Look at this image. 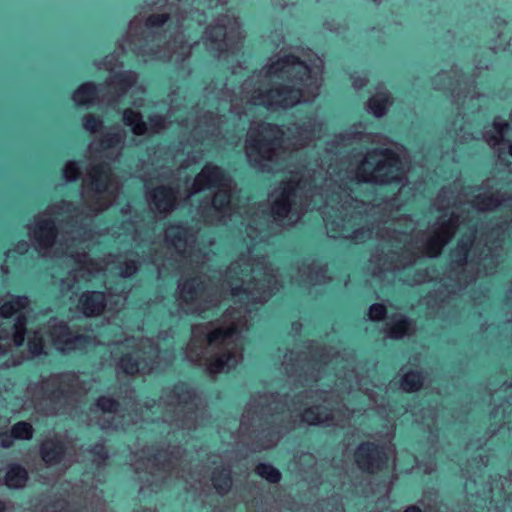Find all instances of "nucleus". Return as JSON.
<instances>
[{"mask_svg":"<svg viewBox=\"0 0 512 512\" xmlns=\"http://www.w3.org/2000/svg\"><path fill=\"white\" fill-rule=\"evenodd\" d=\"M384 137L367 131L362 123L349 126L327 143L321 163L309 162L282 180L269 194V212L266 203L245 207L244 214L234 211L233 183L223 169L206 164L192 183L186 177L183 189L159 185L149 190L147 201L151 210L159 214L173 211L178 200H187L204 190L216 189L211 199L202 201L198 214L208 224L227 223L240 218L249 239L247 253H241L218 282L212 284L199 275L202 265L210 260V250L196 244V232L183 225H170L165 231L168 257L156 251V243L149 242L146 256L156 265L159 275L165 270L192 272L193 277H181L175 292L177 316L201 315L217 306L224 294L235 300L220 319L193 325L191 337L184 350L185 359L203 368L208 374L229 372L243 360L242 333L249 329L256 304L266 302L280 285V274L266 258L255 254V245L266 239L265 229L272 218L286 227L298 223L309 209L321 211L327 235L353 243H364L376 236L382 243L371 255L368 271L378 278L391 272V222L386 221L384 208L370 205L352 196L354 186L360 183L385 185L391 183V149L372 148L365 153L353 149L346 157L343 150L354 144H381Z\"/></svg>","mask_w":512,"mask_h":512,"instance_id":"1","label":"nucleus"},{"mask_svg":"<svg viewBox=\"0 0 512 512\" xmlns=\"http://www.w3.org/2000/svg\"><path fill=\"white\" fill-rule=\"evenodd\" d=\"M284 371L293 378L294 388L290 403L282 402L278 396L263 394L254 396L248 403L240 421V428L246 432L251 426H262L268 439L260 444L268 449L277 444L282 429L288 431L300 424L343 427L348 423L351 411L344 404L345 394L358 387L378 405V392L365 387L358 379L350 361L340 355L326 351L314 354L311 359L302 358L289 351L282 362Z\"/></svg>","mask_w":512,"mask_h":512,"instance_id":"2","label":"nucleus"},{"mask_svg":"<svg viewBox=\"0 0 512 512\" xmlns=\"http://www.w3.org/2000/svg\"><path fill=\"white\" fill-rule=\"evenodd\" d=\"M324 61L310 49L293 48L271 56L266 64L254 71L232 94L227 83L210 84L205 100L181 121L194 142L212 141L229 132L230 122L248 116L254 107L268 110H286L298 104L312 103L323 83Z\"/></svg>","mask_w":512,"mask_h":512,"instance_id":"3","label":"nucleus"},{"mask_svg":"<svg viewBox=\"0 0 512 512\" xmlns=\"http://www.w3.org/2000/svg\"><path fill=\"white\" fill-rule=\"evenodd\" d=\"M200 6L190 9L188 0H144L143 11L134 16L125 35L118 41L117 50L96 62L98 69L117 74L119 53L132 52L144 62L153 60L181 63L190 56L196 40L191 31L205 22ZM120 71L119 73H121Z\"/></svg>","mask_w":512,"mask_h":512,"instance_id":"4","label":"nucleus"},{"mask_svg":"<svg viewBox=\"0 0 512 512\" xmlns=\"http://www.w3.org/2000/svg\"><path fill=\"white\" fill-rule=\"evenodd\" d=\"M119 190L120 183L112 173L110 164L103 161L100 164H92L83 179L81 192L83 206L75 207L68 202L73 210V217L58 223L60 226L64 223L67 226V228L62 227V230H65V235L59 239L63 243V248L59 249V253L60 256L65 255L73 260L77 267L69 272L67 278L61 279L62 292L72 290L79 282V277L88 281L100 271L112 270L114 264H117L119 275L123 278L131 277L138 271V264L134 260L110 254L97 261L88 258L85 251L89 246L87 242L93 237L92 230L88 228L89 223L97 214L114 203Z\"/></svg>","mask_w":512,"mask_h":512,"instance_id":"5","label":"nucleus"},{"mask_svg":"<svg viewBox=\"0 0 512 512\" xmlns=\"http://www.w3.org/2000/svg\"><path fill=\"white\" fill-rule=\"evenodd\" d=\"M27 346L32 356L45 354L46 338L61 352L82 349L89 345L107 344L115 346L111 354L116 357V350L123 352L117 362V370L126 375L147 374L160 366V346L149 338L125 337L108 341L96 340L85 334H74L67 324L51 318L44 328H29Z\"/></svg>","mask_w":512,"mask_h":512,"instance_id":"6","label":"nucleus"},{"mask_svg":"<svg viewBox=\"0 0 512 512\" xmlns=\"http://www.w3.org/2000/svg\"><path fill=\"white\" fill-rule=\"evenodd\" d=\"M323 118L313 115L282 129L270 123L251 122L245 141L249 164L261 172H276L286 168V162L297 151L322 137Z\"/></svg>","mask_w":512,"mask_h":512,"instance_id":"7","label":"nucleus"},{"mask_svg":"<svg viewBox=\"0 0 512 512\" xmlns=\"http://www.w3.org/2000/svg\"><path fill=\"white\" fill-rule=\"evenodd\" d=\"M199 404L196 391L190 385L180 382L164 388L159 402L146 400L143 407L147 413L155 415L152 421L161 417L169 435L180 433L185 437V431H190L199 423Z\"/></svg>","mask_w":512,"mask_h":512,"instance_id":"8","label":"nucleus"},{"mask_svg":"<svg viewBox=\"0 0 512 512\" xmlns=\"http://www.w3.org/2000/svg\"><path fill=\"white\" fill-rule=\"evenodd\" d=\"M171 450L157 451L152 448H145L133 455L131 465L138 474V479L143 483L140 490L145 486H157L160 482H166L175 476L180 477V467L186 464V458L180 447L169 445Z\"/></svg>","mask_w":512,"mask_h":512,"instance_id":"9","label":"nucleus"},{"mask_svg":"<svg viewBox=\"0 0 512 512\" xmlns=\"http://www.w3.org/2000/svg\"><path fill=\"white\" fill-rule=\"evenodd\" d=\"M83 382L78 374L65 372L42 378L27 387V401L39 412L53 414L57 404L66 401L70 395L85 392Z\"/></svg>","mask_w":512,"mask_h":512,"instance_id":"10","label":"nucleus"},{"mask_svg":"<svg viewBox=\"0 0 512 512\" xmlns=\"http://www.w3.org/2000/svg\"><path fill=\"white\" fill-rule=\"evenodd\" d=\"M71 205L60 201L38 213L28 225V235L34 249L43 257H60L59 249L63 248L62 240H57L56 223L73 217Z\"/></svg>","mask_w":512,"mask_h":512,"instance_id":"11","label":"nucleus"},{"mask_svg":"<svg viewBox=\"0 0 512 512\" xmlns=\"http://www.w3.org/2000/svg\"><path fill=\"white\" fill-rule=\"evenodd\" d=\"M0 297V356L12 353L24 344L28 333L29 299L26 296Z\"/></svg>","mask_w":512,"mask_h":512,"instance_id":"12","label":"nucleus"},{"mask_svg":"<svg viewBox=\"0 0 512 512\" xmlns=\"http://www.w3.org/2000/svg\"><path fill=\"white\" fill-rule=\"evenodd\" d=\"M138 74L132 70L110 76L103 84L96 85L93 82L83 83L73 93L72 99L77 106H92L102 104L115 107L121 103V99L128 90L136 85Z\"/></svg>","mask_w":512,"mask_h":512,"instance_id":"13","label":"nucleus"},{"mask_svg":"<svg viewBox=\"0 0 512 512\" xmlns=\"http://www.w3.org/2000/svg\"><path fill=\"white\" fill-rule=\"evenodd\" d=\"M467 480L465 482V491L471 497L476 507L487 508L488 512H506L512 508V472L507 477L499 480H493L482 490H478V480L481 477L476 472L471 473L466 470Z\"/></svg>","mask_w":512,"mask_h":512,"instance_id":"14","label":"nucleus"},{"mask_svg":"<svg viewBox=\"0 0 512 512\" xmlns=\"http://www.w3.org/2000/svg\"><path fill=\"white\" fill-rule=\"evenodd\" d=\"M240 23L234 16L225 14L217 18L204 33V44L209 51L220 57L226 52H235L239 49L238 43L242 39Z\"/></svg>","mask_w":512,"mask_h":512,"instance_id":"15","label":"nucleus"},{"mask_svg":"<svg viewBox=\"0 0 512 512\" xmlns=\"http://www.w3.org/2000/svg\"><path fill=\"white\" fill-rule=\"evenodd\" d=\"M178 98L177 93H171L169 95L170 107L168 114L163 116L154 113L149 116L148 123L143 120L141 113L127 108L123 111V123L131 128L133 134L138 136L159 133L167 127L168 123L172 122L174 115L180 111V106L177 103Z\"/></svg>","mask_w":512,"mask_h":512,"instance_id":"16","label":"nucleus"},{"mask_svg":"<svg viewBox=\"0 0 512 512\" xmlns=\"http://www.w3.org/2000/svg\"><path fill=\"white\" fill-rule=\"evenodd\" d=\"M127 293L121 291L114 293L111 289L108 296L99 291H87L81 294L78 301V309L87 317L100 315L106 308L110 311L120 310L126 302Z\"/></svg>","mask_w":512,"mask_h":512,"instance_id":"17","label":"nucleus"},{"mask_svg":"<svg viewBox=\"0 0 512 512\" xmlns=\"http://www.w3.org/2000/svg\"><path fill=\"white\" fill-rule=\"evenodd\" d=\"M119 406L112 398L100 397L90 410L89 424L97 425L103 430L123 427L124 415L121 414Z\"/></svg>","mask_w":512,"mask_h":512,"instance_id":"18","label":"nucleus"},{"mask_svg":"<svg viewBox=\"0 0 512 512\" xmlns=\"http://www.w3.org/2000/svg\"><path fill=\"white\" fill-rule=\"evenodd\" d=\"M73 447L61 435L53 434L42 442L40 455L42 460L49 466L71 461Z\"/></svg>","mask_w":512,"mask_h":512,"instance_id":"19","label":"nucleus"},{"mask_svg":"<svg viewBox=\"0 0 512 512\" xmlns=\"http://www.w3.org/2000/svg\"><path fill=\"white\" fill-rule=\"evenodd\" d=\"M511 126L508 122L495 119L492 126L483 133L486 143L494 150L499 159L506 154L512 156V141L508 139Z\"/></svg>","mask_w":512,"mask_h":512,"instance_id":"20","label":"nucleus"},{"mask_svg":"<svg viewBox=\"0 0 512 512\" xmlns=\"http://www.w3.org/2000/svg\"><path fill=\"white\" fill-rule=\"evenodd\" d=\"M126 138V132L120 126L111 128L102 138L99 143V149L95 148V143L89 147L90 153L95 151L99 152V157L105 158L109 161L116 160L123 149Z\"/></svg>","mask_w":512,"mask_h":512,"instance_id":"21","label":"nucleus"},{"mask_svg":"<svg viewBox=\"0 0 512 512\" xmlns=\"http://www.w3.org/2000/svg\"><path fill=\"white\" fill-rule=\"evenodd\" d=\"M386 452L372 443L361 444L355 452V461L363 471L374 472L387 462Z\"/></svg>","mask_w":512,"mask_h":512,"instance_id":"22","label":"nucleus"},{"mask_svg":"<svg viewBox=\"0 0 512 512\" xmlns=\"http://www.w3.org/2000/svg\"><path fill=\"white\" fill-rule=\"evenodd\" d=\"M326 272L325 266L315 261L305 260L297 267V275L292 276V279L298 284H321L328 279Z\"/></svg>","mask_w":512,"mask_h":512,"instance_id":"23","label":"nucleus"},{"mask_svg":"<svg viewBox=\"0 0 512 512\" xmlns=\"http://www.w3.org/2000/svg\"><path fill=\"white\" fill-rule=\"evenodd\" d=\"M491 424L487 430L489 437L497 434H505L511 430L512 422V401L505 400L504 403L495 407L490 413Z\"/></svg>","mask_w":512,"mask_h":512,"instance_id":"24","label":"nucleus"},{"mask_svg":"<svg viewBox=\"0 0 512 512\" xmlns=\"http://www.w3.org/2000/svg\"><path fill=\"white\" fill-rule=\"evenodd\" d=\"M414 329L413 323L402 314H395L389 318L386 326V337L401 339L409 335Z\"/></svg>","mask_w":512,"mask_h":512,"instance_id":"25","label":"nucleus"},{"mask_svg":"<svg viewBox=\"0 0 512 512\" xmlns=\"http://www.w3.org/2000/svg\"><path fill=\"white\" fill-rule=\"evenodd\" d=\"M292 465V469L304 474L305 479H309L310 474L318 473V463L315 456L311 453H301L295 456Z\"/></svg>","mask_w":512,"mask_h":512,"instance_id":"26","label":"nucleus"},{"mask_svg":"<svg viewBox=\"0 0 512 512\" xmlns=\"http://www.w3.org/2000/svg\"><path fill=\"white\" fill-rule=\"evenodd\" d=\"M462 73L457 67H453L450 71H441L438 73L432 83L435 89H452L454 85H460Z\"/></svg>","mask_w":512,"mask_h":512,"instance_id":"27","label":"nucleus"},{"mask_svg":"<svg viewBox=\"0 0 512 512\" xmlns=\"http://www.w3.org/2000/svg\"><path fill=\"white\" fill-rule=\"evenodd\" d=\"M391 96L385 89H380L368 101V110L375 117H382L391 105Z\"/></svg>","mask_w":512,"mask_h":512,"instance_id":"28","label":"nucleus"},{"mask_svg":"<svg viewBox=\"0 0 512 512\" xmlns=\"http://www.w3.org/2000/svg\"><path fill=\"white\" fill-rule=\"evenodd\" d=\"M211 481L219 494L227 493L232 485L230 469L227 467H222L220 470L215 468L212 472Z\"/></svg>","mask_w":512,"mask_h":512,"instance_id":"29","label":"nucleus"},{"mask_svg":"<svg viewBox=\"0 0 512 512\" xmlns=\"http://www.w3.org/2000/svg\"><path fill=\"white\" fill-rule=\"evenodd\" d=\"M28 479L27 471L20 465H12L8 468L5 483L10 488H21Z\"/></svg>","mask_w":512,"mask_h":512,"instance_id":"30","label":"nucleus"},{"mask_svg":"<svg viewBox=\"0 0 512 512\" xmlns=\"http://www.w3.org/2000/svg\"><path fill=\"white\" fill-rule=\"evenodd\" d=\"M202 158L201 151H189L187 147H183L182 153H176L174 155V162L181 163L178 170V175L181 173V169L187 168L190 164L198 162Z\"/></svg>","mask_w":512,"mask_h":512,"instance_id":"31","label":"nucleus"},{"mask_svg":"<svg viewBox=\"0 0 512 512\" xmlns=\"http://www.w3.org/2000/svg\"><path fill=\"white\" fill-rule=\"evenodd\" d=\"M423 384V376L419 372H407L401 381V388L406 392L418 390Z\"/></svg>","mask_w":512,"mask_h":512,"instance_id":"32","label":"nucleus"},{"mask_svg":"<svg viewBox=\"0 0 512 512\" xmlns=\"http://www.w3.org/2000/svg\"><path fill=\"white\" fill-rule=\"evenodd\" d=\"M12 436L17 440H30L33 437L34 429L26 421H19L11 427Z\"/></svg>","mask_w":512,"mask_h":512,"instance_id":"33","label":"nucleus"},{"mask_svg":"<svg viewBox=\"0 0 512 512\" xmlns=\"http://www.w3.org/2000/svg\"><path fill=\"white\" fill-rule=\"evenodd\" d=\"M255 471L257 475L271 483H277L281 479L280 471L270 464L260 463L256 466Z\"/></svg>","mask_w":512,"mask_h":512,"instance_id":"34","label":"nucleus"},{"mask_svg":"<svg viewBox=\"0 0 512 512\" xmlns=\"http://www.w3.org/2000/svg\"><path fill=\"white\" fill-rule=\"evenodd\" d=\"M102 491H97L96 489H89L85 492L83 496V500L85 501V510L86 512H93L94 509L102 510Z\"/></svg>","mask_w":512,"mask_h":512,"instance_id":"35","label":"nucleus"},{"mask_svg":"<svg viewBox=\"0 0 512 512\" xmlns=\"http://www.w3.org/2000/svg\"><path fill=\"white\" fill-rule=\"evenodd\" d=\"M181 478H183L184 482L188 484L190 488L195 490H202L203 486L207 483L206 475H202V471L190 473L189 477L181 475Z\"/></svg>","mask_w":512,"mask_h":512,"instance_id":"36","label":"nucleus"},{"mask_svg":"<svg viewBox=\"0 0 512 512\" xmlns=\"http://www.w3.org/2000/svg\"><path fill=\"white\" fill-rule=\"evenodd\" d=\"M103 126V121L99 117H95L92 114L85 115L83 119V127L90 133H96Z\"/></svg>","mask_w":512,"mask_h":512,"instance_id":"37","label":"nucleus"},{"mask_svg":"<svg viewBox=\"0 0 512 512\" xmlns=\"http://www.w3.org/2000/svg\"><path fill=\"white\" fill-rule=\"evenodd\" d=\"M92 461L99 467L101 466L104 461L108 458L107 451L102 443L96 444L90 451H89Z\"/></svg>","mask_w":512,"mask_h":512,"instance_id":"38","label":"nucleus"},{"mask_svg":"<svg viewBox=\"0 0 512 512\" xmlns=\"http://www.w3.org/2000/svg\"><path fill=\"white\" fill-rule=\"evenodd\" d=\"M80 175V166L76 161H68L63 168V176L66 181H74Z\"/></svg>","mask_w":512,"mask_h":512,"instance_id":"39","label":"nucleus"},{"mask_svg":"<svg viewBox=\"0 0 512 512\" xmlns=\"http://www.w3.org/2000/svg\"><path fill=\"white\" fill-rule=\"evenodd\" d=\"M127 392H128V395L123 399L124 404H125V406L129 407L135 413V417H138V412L140 410H142L143 407L140 405L139 402L136 401L135 396H134L135 392L133 390H129ZM143 413L144 412L141 411V415Z\"/></svg>","mask_w":512,"mask_h":512,"instance_id":"40","label":"nucleus"},{"mask_svg":"<svg viewBox=\"0 0 512 512\" xmlns=\"http://www.w3.org/2000/svg\"><path fill=\"white\" fill-rule=\"evenodd\" d=\"M387 311L383 304H373L369 308V318L373 321L381 320L385 317Z\"/></svg>","mask_w":512,"mask_h":512,"instance_id":"41","label":"nucleus"},{"mask_svg":"<svg viewBox=\"0 0 512 512\" xmlns=\"http://www.w3.org/2000/svg\"><path fill=\"white\" fill-rule=\"evenodd\" d=\"M29 243L27 241H19L13 250H9L6 252V258L9 259L14 257V254H25L29 250Z\"/></svg>","mask_w":512,"mask_h":512,"instance_id":"42","label":"nucleus"},{"mask_svg":"<svg viewBox=\"0 0 512 512\" xmlns=\"http://www.w3.org/2000/svg\"><path fill=\"white\" fill-rule=\"evenodd\" d=\"M323 512H344L343 505L339 504L338 501L332 497L325 505Z\"/></svg>","mask_w":512,"mask_h":512,"instance_id":"43","label":"nucleus"},{"mask_svg":"<svg viewBox=\"0 0 512 512\" xmlns=\"http://www.w3.org/2000/svg\"><path fill=\"white\" fill-rule=\"evenodd\" d=\"M498 37L500 39V43L493 47L494 50H497V49L509 50L512 47V42H511L512 38H510L509 41H506V35L504 32H500Z\"/></svg>","mask_w":512,"mask_h":512,"instance_id":"44","label":"nucleus"},{"mask_svg":"<svg viewBox=\"0 0 512 512\" xmlns=\"http://www.w3.org/2000/svg\"><path fill=\"white\" fill-rule=\"evenodd\" d=\"M351 78H352L353 87L355 89H361L367 83V77L365 74L352 75Z\"/></svg>","mask_w":512,"mask_h":512,"instance_id":"45","label":"nucleus"},{"mask_svg":"<svg viewBox=\"0 0 512 512\" xmlns=\"http://www.w3.org/2000/svg\"><path fill=\"white\" fill-rule=\"evenodd\" d=\"M270 41L272 44H274L277 48L281 46V44L284 43V35L282 30H275L271 33L269 36Z\"/></svg>","mask_w":512,"mask_h":512,"instance_id":"46","label":"nucleus"},{"mask_svg":"<svg viewBox=\"0 0 512 512\" xmlns=\"http://www.w3.org/2000/svg\"><path fill=\"white\" fill-rule=\"evenodd\" d=\"M14 440L15 438L12 436L11 431L9 433L6 432L0 435V444L4 448L11 447Z\"/></svg>","mask_w":512,"mask_h":512,"instance_id":"47","label":"nucleus"},{"mask_svg":"<svg viewBox=\"0 0 512 512\" xmlns=\"http://www.w3.org/2000/svg\"><path fill=\"white\" fill-rule=\"evenodd\" d=\"M52 512H74V510L70 508V500H63L62 503L53 507Z\"/></svg>","mask_w":512,"mask_h":512,"instance_id":"48","label":"nucleus"},{"mask_svg":"<svg viewBox=\"0 0 512 512\" xmlns=\"http://www.w3.org/2000/svg\"><path fill=\"white\" fill-rule=\"evenodd\" d=\"M428 276L426 273L423 272H417L416 276L413 279H404L405 282H407L409 285H415L422 282H425L427 280Z\"/></svg>","mask_w":512,"mask_h":512,"instance_id":"49","label":"nucleus"},{"mask_svg":"<svg viewBox=\"0 0 512 512\" xmlns=\"http://www.w3.org/2000/svg\"><path fill=\"white\" fill-rule=\"evenodd\" d=\"M129 225L133 226L132 224H129ZM141 233L142 232L137 227L133 226V240L135 242H139V243H137V247H140L141 243L143 242V240L141 239Z\"/></svg>","mask_w":512,"mask_h":512,"instance_id":"50","label":"nucleus"},{"mask_svg":"<svg viewBox=\"0 0 512 512\" xmlns=\"http://www.w3.org/2000/svg\"><path fill=\"white\" fill-rule=\"evenodd\" d=\"M172 175V170L167 167H162L161 172L158 173L159 178L168 179Z\"/></svg>","mask_w":512,"mask_h":512,"instance_id":"51","label":"nucleus"},{"mask_svg":"<svg viewBox=\"0 0 512 512\" xmlns=\"http://www.w3.org/2000/svg\"><path fill=\"white\" fill-rule=\"evenodd\" d=\"M172 337H173V334L171 331H162L158 335V340L164 341V340L172 338Z\"/></svg>","mask_w":512,"mask_h":512,"instance_id":"52","label":"nucleus"},{"mask_svg":"<svg viewBox=\"0 0 512 512\" xmlns=\"http://www.w3.org/2000/svg\"><path fill=\"white\" fill-rule=\"evenodd\" d=\"M20 363L19 360L15 359L14 357H11L9 358L7 361H5L4 365L6 367H10V366H16Z\"/></svg>","mask_w":512,"mask_h":512,"instance_id":"53","label":"nucleus"},{"mask_svg":"<svg viewBox=\"0 0 512 512\" xmlns=\"http://www.w3.org/2000/svg\"><path fill=\"white\" fill-rule=\"evenodd\" d=\"M473 464L476 465L477 469H480L481 466H486V463L484 462L482 456H480V460H473Z\"/></svg>","mask_w":512,"mask_h":512,"instance_id":"54","label":"nucleus"},{"mask_svg":"<svg viewBox=\"0 0 512 512\" xmlns=\"http://www.w3.org/2000/svg\"><path fill=\"white\" fill-rule=\"evenodd\" d=\"M404 512H421L417 506H409Z\"/></svg>","mask_w":512,"mask_h":512,"instance_id":"55","label":"nucleus"},{"mask_svg":"<svg viewBox=\"0 0 512 512\" xmlns=\"http://www.w3.org/2000/svg\"><path fill=\"white\" fill-rule=\"evenodd\" d=\"M423 470H424L425 473H430V472H432L434 470V465H432V464L431 465H425V466H423Z\"/></svg>","mask_w":512,"mask_h":512,"instance_id":"56","label":"nucleus"},{"mask_svg":"<svg viewBox=\"0 0 512 512\" xmlns=\"http://www.w3.org/2000/svg\"><path fill=\"white\" fill-rule=\"evenodd\" d=\"M7 509V503L0 500V512H4Z\"/></svg>","mask_w":512,"mask_h":512,"instance_id":"57","label":"nucleus"},{"mask_svg":"<svg viewBox=\"0 0 512 512\" xmlns=\"http://www.w3.org/2000/svg\"><path fill=\"white\" fill-rule=\"evenodd\" d=\"M132 104L135 106V107H141L142 106V99H135Z\"/></svg>","mask_w":512,"mask_h":512,"instance_id":"58","label":"nucleus"},{"mask_svg":"<svg viewBox=\"0 0 512 512\" xmlns=\"http://www.w3.org/2000/svg\"><path fill=\"white\" fill-rule=\"evenodd\" d=\"M137 91L143 93L145 91L144 86L142 84L135 86V92Z\"/></svg>","mask_w":512,"mask_h":512,"instance_id":"59","label":"nucleus"},{"mask_svg":"<svg viewBox=\"0 0 512 512\" xmlns=\"http://www.w3.org/2000/svg\"><path fill=\"white\" fill-rule=\"evenodd\" d=\"M77 493H78V488H74V489H73V494H72V496H70V497H71V502H74V496H75Z\"/></svg>","mask_w":512,"mask_h":512,"instance_id":"60","label":"nucleus"},{"mask_svg":"<svg viewBox=\"0 0 512 512\" xmlns=\"http://www.w3.org/2000/svg\"><path fill=\"white\" fill-rule=\"evenodd\" d=\"M275 4H276V5H279V6H281V7H285V6H287V5H288V3H287V2H276Z\"/></svg>","mask_w":512,"mask_h":512,"instance_id":"61","label":"nucleus"},{"mask_svg":"<svg viewBox=\"0 0 512 512\" xmlns=\"http://www.w3.org/2000/svg\"><path fill=\"white\" fill-rule=\"evenodd\" d=\"M238 139H239V136H237L235 140H229V139H227V141H228L230 144H236V143L238 142Z\"/></svg>","mask_w":512,"mask_h":512,"instance_id":"62","label":"nucleus"},{"mask_svg":"<svg viewBox=\"0 0 512 512\" xmlns=\"http://www.w3.org/2000/svg\"><path fill=\"white\" fill-rule=\"evenodd\" d=\"M1 270H2L3 273H7L8 272V268H7L6 265H2L1 266Z\"/></svg>","mask_w":512,"mask_h":512,"instance_id":"63","label":"nucleus"},{"mask_svg":"<svg viewBox=\"0 0 512 512\" xmlns=\"http://www.w3.org/2000/svg\"><path fill=\"white\" fill-rule=\"evenodd\" d=\"M299 328H300V325H298V324H296V323H293V329H294L295 331H298V330H299Z\"/></svg>","mask_w":512,"mask_h":512,"instance_id":"64","label":"nucleus"}]
</instances>
